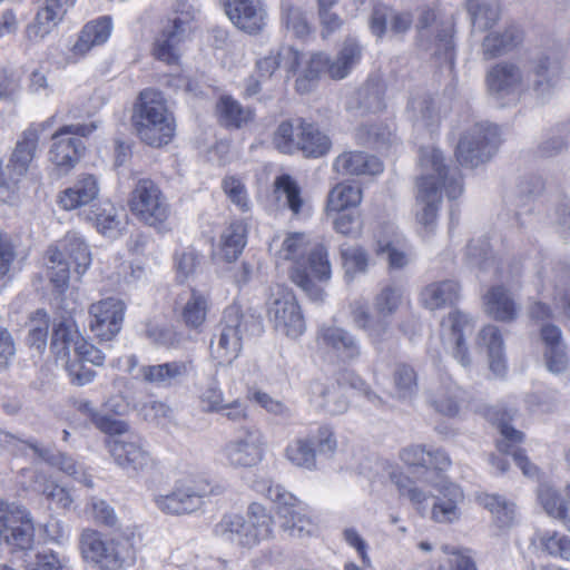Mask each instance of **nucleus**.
Instances as JSON below:
<instances>
[{
	"label": "nucleus",
	"mask_w": 570,
	"mask_h": 570,
	"mask_svg": "<svg viewBox=\"0 0 570 570\" xmlns=\"http://www.w3.org/2000/svg\"><path fill=\"white\" fill-rule=\"evenodd\" d=\"M563 52L556 47L538 51L527 68L517 61L503 60L491 66L485 73V89L500 105L531 91L541 102L548 101L563 73Z\"/></svg>",
	"instance_id": "1"
},
{
	"label": "nucleus",
	"mask_w": 570,
	"mask_h": 570,
	"mask_svg": "<svg viewBox=\"0 0 570 570\" xmlns=\"http://www.w3.org/2000/svg\"><path fill=\"white\" fill-rule=\"evenodd\" d=\"M420 176L416 180L415 208L419 224L432 230L442 202L441 189L449 199L463 191L462 176L456 167H448L440 149L422 147L419 156Z\"/></svg>",
	"instance_id": "2"
},
{
	"label": "nucleus",
	"mask_w": 570,
	"mask_h": 570,
	"mask_svg": "<svg viewBox=\"0 0 570 570\" xmlns=\"http://www.w3.org/2000/svg\"><path fill=\"white\" fill-rule=\"evenodd\" d=\"M281 259L293 261L289 277L314 302H322L324 289L315 282L328 281L331 264L328 254L322 244L311 245L305 233H291L277 252Z\"/></svg>",
	"instance_id": "3"
},
{
	"label": "nucleus",
	"mask_w": 570,
	"mask_h": 570,
	"mask_svg": "<svg viewBox=\"0 0 570 570\" xmlns=\"http://www.w3.org/2000/svg\"><path fill=\"white\" fill-rule=\"evenodd\" d=\"M131 121L139 139L148 146L163 147L175 136V117L158 90L147 88L140 91L134 105Z\"/></svg>",
	"instance_id": "4"
},
{
	"label": "nucleus",
	"mask_w": 570,
	"mask_h": 570,
	"mask_svg": "<svg viewBox=\"0 0 570 570\" xmlns=\"http://www.w3.org/2000/svg\"><path fill=\"white\" fill-rule=\"evenodd\" d=\"M263 324L258 316L243 313L237 305L225 308L219 333L210 341L212 356L219 364H230L243 348V340L248 335H258Z\"/></svg>",
	"instance_id": "5"
},
{
	"label": "nucleus",
	"mask_w": 570,
	"mask_h": 570,
	"mask_svg": "<svg viewBox=\"0 0 570 570\" xmlns=\"http://www.w3.org/2000/svg\"><path fill=\"white\" fill-rule=\"evenodd\" d=\"M91 264V254L85 239L76 233H68L57 246L47 250L48 277L58 293L69 285L70 267L80 278Z\"/></svg>",
	"instance_id": "6"
},
{
	"label": "nucleus",
	"mask_w": 570,
	"mask_h": 570,
	"mask_svg": "<svg viewBox=\"0 0 570 570\" xmlns=\"http://www.w3.org/2000/svg\"><path fill=\"white\" fill-rule=\"evenodd\" d=\"M453 32L452 22L439 18L434 9L426 7L421 10L416 23V46L440 63L453 65Z\"/></svg>",
	"instance_id": "7"
},
{
	"label": "nucleus",
	"mask_w": 570,
	"mask_h": 570,
	"mask_svg": "<svg viewBox=\"0 0 570 570\" xmlns=\"http://www.w3.org/2000/svg\"><path fill=\"white\" fill-rule=\"evenodd\" d=\"M500 145V134L497 125L476 122L461 136L455 157L463 167L475 168L487 161L497 153Z\"/></svg>",
	"instance_id": "8"
},
{
	"label": "nucleus",
	"mask_w": 570,
	"mask_h": 570,
	"mask_svg": "<svg viewBox=\"0 0 570 570\" xmlns=\"http://www.w3.org/2000/svg\"><path fill=\"white\" fill-rule=\"evenodd\" d=\"M39 142V134L30 127L23 131L21 139L3 167L0 160V200L11 203L17 195L18 184L26 176Z\"/></svg>",
	"instance_id": "9"
},
{
	"label": "nucleus",
	"mask_w": 570,
	"mask_h": 570,
	"mask_svg": "<svg viewBox=\"0 0 570 570\" xmlns=\"http://www.w3.org/2000/svg\"><path fill=\"white\" fill-rule=\"evenodd\" d=\"M33 525L27 510L16 503L0 500V546L9 551H24L33 544Z\"/></svg>",
	"instance_id": "10"
},
{
	"label": "nucleus",
	"mask_w": 570,
	"mask_h": 570,
	"mask_svg": "<svg viewBox=\"0 0 570 570\" xmlns=\"http://www.w3.org/2000/svg\"><path fill=\"white\" fill-rule=\"evenodd\" d=\"M96 129L94 124H72L58 129L51 137L50 161L62 171H69L79 161L85 145L81 140Z\"/></svg>",
	"instance_id": "11"
},
{
	"label": "nucleus",
	"mask_w": 570,
	"mask_h": 570,
	"mask_svg": "<svg viewBox=\"0 0 570 570\" xmlns=\"http://www.w3.org/2000/svg\"><path fill=\"white\" fill-rule=\"evenodd\" d=\"M131 213L149 226H159L169 217L170 209L159 187L151 179H140L131 191Z\"/></svg>",
	"instance_id": "12"
},
{
	"label": "nucleus",
	"mask_w": 570,
	"mask_h": 570,
	"mask_svg": "<svg viewBox=\"0 0 570 570\" xmlns=\"http://www.w3.org/2000/svg\"><path fill=\"white\" fill-rule=\"evenodd\" d=\"M265 436L254 424L243 426L239 435L225 444L223 453L227 462L236 468H252L264 456Z\"/></svg>",
	"instance_id": "13"
},
{
	"label": "nucleus",
	"mask_w": 570,
	"mask_h": 570,
	"mask_svg": "<svg viewBox=\"0 0 570 570\" xmlns=\"http://www.w3.org/2000/svg\"><path fill=\"white\" fill-rule=\"evenodd\" d=\"M267 497L277 505V515L281 519V528L293 538L309 535L313 531V523L297 505V499L287 492L279 484L271 485L267 489Z\"/></svg>",
	"instance_id": "14"
},
{
	"label": "nucleus",
	"mask_w": 570,
	"mask_h": 570,
	"mask_svg": "<svg viewBox=\"0 0 570 570\" xmlns=\"http://www.w3.org/2000/svg\"><path fill=\"white\" fill-rule=\"evenodd\" d=\"M202 490L196 476L184 478L175 482L168 494L155 497L154 502L166 514H189L203 508Z\"/></svg>",
	"instance_id": "15"
},
{
	"label": "nucleus",
	"mask_w": 570,
	"mask_h": 570,
	"mask_svg": "<svg viewBox=\"0 0 570 570\" xmlns=\"http://www.w3.org/2000/svg\"><path fill=\"white\" fill-rule=\"evenodd\" d=\"M107 448L114 462L129 476L138 475L151 463V456L145 449L141 438L136 434L109 439Z\"/></svg>",
	"instance_id": "16"
},
{
	"label": "nucleus",
	"mask_w": 570,
	"mask_h": 570,
	"mask_svg": "<svg viewBox=\"0 0 570 570\" xmlns=\"http://www.w3.org/2000/svg\"><path fill=\"white\" fill-rule=\"evenodd\" d=\"M268 306V317L277 331L289 337H297L305 331L304 317L292 291L277 287Z\"/></svg>",
	"instance_id": "17"
},
{
	"label": "nucleus",
	"mask_w": 570,
	"mask_h": 570,
	"mask_svg": "<svg viewBox=\"0 0 570 570\" xmlns=\"http://www.w3.org/2000/svg\"><path fill=\"white\" fill-rule=\"evenodd\" d=\"M514 411L500 410L492 407L488 411L487 416L489 420L498 422L502 439L498 441L497 448L501 453L511 454L515 464L522 470L527 476H533L537 473V468L530 463L524 451L517 448V444L523 440V433L513 429L508 424L512 420Z\"/></svg>",
	"instance_id": "18"
},
{
	"label": "nucleus",
	"mask_w": 570,
	"mask_h": 570,
	"mask_svg": "<svg viewBox=\"0 0 570 570\" xmlns=\"http://www.w3.org/2000/svg\"><path fill=\"white\" fill-rule=\"evenodd\" d=\"M90 330L100 341L112 340L121 330L125 304L115 297H108L92 304L89 308Z\"/></svg>",
	"instance_id": "19"
},
{
	"label": "nucleus",
	"mask_w": 570,
	"mask_h": 570,
	"mask_svg": "<svg viewBox=\"0 0 570 570\" xmlns=\"http://www.w3.org/2000/svg\"><path fill=\"white\" fill-rule=\"evenodd\" d=\"M224 9L234 26L248 35H257L266 26L263 0H224Z\"/></svg>",
	"instance_id": "20"
},
{
	"label": "nucleus",
	"mask_w": 570,
	"mask_h": 570,
	"mask_svg": "<svg viewBox=\"0 0 570 570\" xmlns=\"http://www.w3.org/2000/svg\"><path fill=\"white\" fill-rule=\"evenodd\" d=\"M194 370V361L187 358L145 365L139 368V374L145 382L168 389L181 384Z\"/></svg>",
	"instance_id": "21"
},
{
	"label": "nucleus",
	"mask_w": 570,
	"mask_h": 570,
	"mask_svg": "<svg viewBox=\"0 0 570 570\" xmlns=\"http://www.w3.org/2000/svg\"><path fill=\"white\" fill-rule=\"evenodd\" d=\"M188 30V22L180 17L168 21L155 40V58L168 65L176 63L179 59V46L186 39Z\"/></svg>",
	"instance_id": "22"
},
{
	"label": "nucleus",
	"mask_w": 570,
	"mask_h": 570,
	"mask_svg": "<svg viewBox=\"0 0 570 570\" xmlns=\"http://www.w3.org/2000/svg\"><path fill=\"white\" fill-rule=\"evenodd\" d=\"M317 342L332 350L343 362L354 361L361 355L360 342L352 333L340 326H321L317 332Z\"/></svg>",
	"instance_id": "23"
},
{
	"label": "nucleus",
	"mask_w": 570,
	"mask_h": 570,
	"mask_svg": "<svg viewBox=\"0 0 570 570\" xmlns=\"http://www.w3.org/2000/svg\"><path fill=\"white\" fill-rule=\"evenodd\" d=\"M313 404L330 415L343 414L350 402L346 389L340 381H315L311 384Z\"/></svg>",
	"instance_id": "24"
},
{
	"label": "nucleus",
	"mask_w": 570,
	"mask_h": 570,
	"mask_svg": "<svg viewBox=\"0 0 570 570\" xmlns=\"http://www.w3.org/2000/svg\"><path fill=\"white\" fill-rule=\"evenodd\" d=\"M46 6L37 12L35 21L27 27L26 33L29 40H40L63 18L67 8L75 0H45Z\"/></svg>",
	"instance_id": "25"
},
{
	"label": "nucleus",
	"mask_w": 570,
	"mask_h": 570,
	"mask_svg": "<svg viewBox=\"0 0 570 570\" xmlns=\"http://www.w3.org/2000/svg\"><path fill=\"white\" fill-rule=\"evenodd\" d=\"M215 112L220 126L229 130L242 129L255 119V110L243 106L229 95H223L216 102Z\"/></svg>",
	"instance_id": "26"
},
{
	"label": "nucleus",
	"mask_w": 570,
	"mask_h": 570,
	"mask_svg": "<svg viewBox=\"0 0 570 570\" xmlns=\"http://www.w3.org/2000/svg\"><path fill=\"white\" fill-rule=\"evenodd\" d=\"M444 331H449V342L454 344L453 356L458 362L468 367L471 364L468 346L464 341L466 333H471L472 325L469 317L459 312H451L442 322Z\"/></svg>",
	"instance_id": "27"
},
{
	"label": "nucleus",
	"mask_w": 570,
	"mask_h": 570,
	"mask_svg": "<svg viewBox=\"0 0 570 570\" xmlns=\"http://www.w3.org/2000/svg\"><path fill=\"white\" fill-rule=\"evenodd\" d=\"M99 195L98 180L94 175H81L72 186L59 195V204L66 210H72L91 204Z\"/></svg>",
	"instance_id": "28"
},
{
	"label": "nucleus",
	"mask_w": 570,
	"mask_h": 570,
	"mask_svg": "<svg viewBox=\"0 0 570 570\" xmlns=\"http://www.w3.org/2000/svg\"><path fill=\"white\" fill-rule=\"evenodd\" d=\"M460 292L459 283L453 279L432 282L422 288L420 302L430 311L450 307L459 301Z\"/></svg>",
	"instance_id": "29"
},
{
	"label": "nucleus",
	"mask_w": 570,
	"mask_h": 570,
	"mask_svg": "<svg viewBox=\"0 0 570 570\" xmlns=\"http://www.w3.org/2000/svg\"><path fill=\"white\" fill-rule=\"evenodd\" d=\"M333 169L343 175H377L383 171L381 160L363 151H345L338 155Z\"/></svg>",
	"instance_id": "30"
},
{
	"label": "nucleus",
	"mask_w": 570,
	"mask_h": 570,
	"mask_svg": "<svg viewBox=\"0 0 570 570\" xmlns=\"http://www.w3.org/2000/svg\"><path fill=\"white\" fill-rule=\"evenodd\" d=\"M83 337L80 335L76 322L71 317H61L53 322L51 344L50 347L58 358L67 361L70 357V352L78 343L82 342Z\"/></svg>",
	"instance_id": "31"
},
{
	"label": "nucleus",
	"mask_w": 570,
	"mask_h": 570,
	"mask_svg": "<svg viewBox=\"0 0 570 570\" xmlns=\"http://www.w3.org/2000/svg\"><path fill=\"white\" fill-rule=\"evenodd\" d=\"M522 41L521 31L515 26L488 32L481 43L483 59L491 60L515 49Z\"/></svg>",
	"instance_id": "32"
},
{
	"label": "nucleus",
	"mask_w": 570,
	"mask_h": 570,
	"mask_svg": "<svg viewBox=\"0 0 570 570\" xmlns=\"http://www.w3.org/2000/svg\"><path fill=\"white\" fill-rule=\"evenodd\" d=\"M301 61L297 70L295 81V88L299 94L309 92L317 83L322 72L325 70L328 72V66L331 60L327 55L323 52H315L308 56L299 52Z\"/></svg>",
	"instance_id": "33"
},
{
	"label": "nucleus",
	"mask_w": 570,
	"mask_h": 570,
	"mask_svg": "<svg viewBox=\"0 0 570 570\" xmlns=\"http://www.w3.org/2000/svg\"><path fill=\"white\" fill-rule=\"evenodd\" d=\"M298 50L291 46H279L272 49L267 56L256 61V70L262 79L271 78L274 72L283 67L288 72H295L299 66Z\"/></svg>",
	"instance_id": "34"
},
{
	"label": "nucleus",
	"mask_w": 570,
	"mask_h": 570,
	"mask_svg": "<svg viewBox=\"0 0 570 570\" xmlns=\"http://www.w3.org/2000/svg\"><path fill=\"white\" fill-rule=\"evenodd\" d=\"M432 488L441 494L433 503L432 519L440 523H451L458 520L460 518L458 505L464 498L461 488L454 483Z\"/></svg>",
	"instance_id": "35"
},
{
	"label": "nucleus",
	"mask_w": 570,
	"mask_h": 570,
	"mask_svg": "<svg viewBox=\"0 0 570 570\" xmlns=\"http://www.w3.org/2000/svg\"><path fill=\"white\" fill-rule=\"evenodd\" d=\"M541 338L546 346L544 358L548 370L553 373L563 372L568 365V356L561 330L556 325L544 324L541 327Z\"/></svg>",
	"instance_id": "36"
},
{
	"label": "nucleus",
	"mask_w": 570,
	"mask_h": 570,
	"mask_svg": "<svg viewBox=\"0 0 570 570\" xmlns=\"http://www.w3.org/2000/svg\"><path fill=\"white\" fill-rule=\"evenodd\" d=\"M385 88L379 80H367L348 101V109L357 110L360 116L376 114L385 108Z\"/></svg>",
	"instance_id": "37"
},
{
	"label": "nucleus",
	"mask_w": 570,
	"mask_h": 570,
	"mask_svg": "<svg viewBox=\"0 0 570 570\" xmlns=\"http://www.w3.org/2000/svg\"><path fill=\"white\" fill-rule=\"evenodd\" d=\"M476 344L487 350L490 370L495 375H503L505 371L504 345L499 328L494 325L484 326L479 333Z\"/></svg>",
	"instance_id": "38"
},
{
	"label": "nucleus",
	"mask_w": 570,
	"mask_h": 570,
	"mask_svg": "<svg viewBox=\"0 0 570 570\" xmlns=\"http://www.w3.org/2000/svg\"><path fill=\"white\" fill-rule=\"evenodd\" d=\"M246 517L239 514H226L216 524L215 533L222 540L237 544L239 547L252 548L255 542H249L246 538L252 534Z\"/></svg>",
	"instance_id": "39"
},
{
	"label": "nucleus",
	"mask_w": 570,
	"mask_h": 570,
	"mask_svg": "<svg viewBox=\"0 0 570 570\" xmlns=\"http://www.w3.org/2000/svg\"><path fill=\"white\" fill-rule=\"evenodd\" d=\"M485 312L497 321L510 322L517 317L518 306L503 286H493L484 296Z\"/></svg>",
	"instance_id": "40"
},
{
	"label": "nucleus",
	"mask_w": 570,
	"mask_h": 570,
	"mask_svg": "<svg viewBox=\"0 0 570 570\" xmlns=\"http://www.w3.org/2000/svg\"><path fill=\"white\" fill-rule=\"evenodd\" d=\"M362 58V46L353 37H346L335 60H331L328 75L333 79H344Z\"/></svg>",
	"instance_id": "41"
},
{
	"label": "nucleus",
	"mask_w": 570,
	"mask_h": 570,
	"mask_svg": "<svg viewBox=\"0 0 570 570\" xmlns=\"http://www.w3.org/2000/svg\"><path fill=\"white\" fill-rule=\"evenodd\" d=\"M465 8L474 30L487 31L495 26L501 16L499 0H466Z\"/></svg>",
	"instance_id": "42"
},
{
	"label": "nucleus",
	"mask_w": 570,
	"mask_h": 570,
	"mask_svg": "<svg viewBox=\"0 0 570 570\" xmlns=\"http://www.w3.org/2000/svg\"><path fill=\"white\" fill-rule=\"evenodd\" d=\"M106 540L102 539L101 533L95 530H85L81 533L80 537V550L82 553V557L86 560H89L99 568H114L116 564H118V560H120V557L115 553L112 557L105 556L104 554V543ZM124 553V551L118 552V554Z\"/></svg>",
	"instance_id": "43"
},
{
	"label": "nucleus",
	"mask_w": 570,
	"mask_h": 570,
	"mask_svg": "<svg viewBox=\"0 0 570 570\" xmlns=\"http://www.w3.org/2000/svg\"><path fill=\"white\" fill-rule=\"evenodd\" d=\"M464 401V392L453 382L441 384L431 395V404L442 415L456 416Z\"/></svg>",
	"instance_id": "44"
},
{
	"label": "nucleus",
	"mask_w": 570,
	"mask_h": 570,
	"mask_svg": "<svg viewBox=\"0 0 570 570\" xmlns=\"http://www.w3.org/2000/svg\"><path fill=\"white\" fill-rule=\"evenodd\" d=\"M86 219L91 222L97 230L110 238L119 235L121 220L118 209L109 202L92 206L86 214Z\"/></svg>",
	"instance_id": "45"
},
{
	"label": "nucleus",
	"mask_w": 570,
	"mask_h": 570,
	"mask_svg": "<svg viewBox=\"0 0 570 570\" xmlns=\"http://www.w3.org/2000/svg\"><path fill=\"white\" fill-rule=\"evenodd\" d=\"M110 31L111 20L108 17L88 22L81 30L79 39L73 46V52L85 55L94 46L102 45L109 38Z\"/></svg>",
	"instance_id": "46"
},
{
	"label": "nucleus",
	"mask_w": 570,
	"mask_h": 570,
	"mask_svg": "<svg viewBox=\"0 0 570 570\" xmlns=\"http://www.w3.org/2000/svg\"><path fill=\"white\" fill-rule=\"evenodd\" d=\"M298 134H301L298 151H302L305 157L318 158L328 153L331 140L314 124L302 122Z\"/></svg>",
	"instance_id": "47"
},
{
	"label": "nucleus",
	"mask_w": 570,
	"mask_h": 570,
	"mask_svg": "<svg viewBox=\"0 0 570 570\" xmlns=\"http://www.w3.org/2000/svg\"><path fill=\"white\" fill-rule=\"evenodd\" d=\"M246 519L248 527L252 529L246 540L258 544L263 540H267L273 535L274 520L269 511L259 503H252L247 508Z\"/></svg>",
	"instance_id": "48"
},
{
	"label": "nucleus",
	"mask_w": 570,
	"mask_h": 570,
	"mask_svg": "<svg viewBox=\"0 0 570 570\" xmlns=\"http://www.w3.org/2000/svg\"><path fill=\"white\" fill-rule=\"evenodd\" d=\"M208 297L193 288L180 311V320L186 327L199 330L206 321L208 312Z\"/></svg>",
	"instance_id": "49"
},
{
	"label": "nucleus",
	"mask_w": 570,
	"mask_h": 570,
	"mask_svg": "<svg viewBox=\"0 0 570 570\" xmlns=\"http://www.w3.org/2000/svg\"><path fill=\"white\" fill-rule=\"evenodd\" d=\"M362 202V190L358 186L338 183L328 193L326 213L344 212L351 207H357Z\"/></svg>",
	"instance_id": "50"
},
{
	"label": "nucleus",
	"mask_w": 570,
	"mask_h": 570,
	"mask_svg": "<svg viewBox=\"0 0 570 570\" xmlns=\"http://www.w3.org/2000/svg\"><path fill=\"white\" fill-rule=\"evenodd\" d=\"M302 118L296 120H283L273 132L272 144L276 150L285 155H293L298 151V138H301Z\"/></svg>",
	"instance_id": "51"
},
{
	"label": "nucleus",
	"mask_w": 570,
	"mask_h": 570,
	"mask_svg": "<svg viewBox=\"0 0 570 570\" xmlns=\"http://www.w3.org/2000/svg\"><path fill=\"white\" fill-rule=\"evenodd\" d=\"M340 255L347 279L351 281L355 276L367 272L370 255L362 246L344 243L340 246Z\"/></svg>",
	"instance_id": "52"
},
{
	"label": "nucleus",
	"mask_w": 570,
	"mask_h": 570,
	"mask_svg": "<svg viewBox=\"0 0 570 570\" xmlns=\"http://www.w3.org/2000/svg\"><path fill=\"white\" fill-rule=\"evenodd\" d=\"M275 186L277 191L284 195V204L294 217L309 215V207L301 195V188L289 175L279 176L275 181Z\"/></svg>",
	"instance_id": "53"
},
{
	"label": "nucleus",
	"mask_w": 570,
	"mask_h": 570,
	"mask_svg": "<svg viewBox=\"0 0 570 570\" xmlns=\"http://www.w3.org/2000/svg\"><path fill=\"white\" fill-rule=\"evenodd\" d=\"M428 453L426 470L423 471V475L420 476L419 480L430 487L452 484L443 474V471L451 465L448 453L441 449L429 450Z\"/></svg>",
	"instance_id": "54"
},
{
	"label": "nucleus",
	"mask_w": 570,
	"mask_h": 570,
	"mask_svg": "<svg viewBox=\"0 0 570 570\" xmlns=\"http://www.w3.org/2000/svg\"><path fill=\"white\" fill-rule=\"evenodd\" d=\"M481 502L488 509L501 529L511 528L517 520L515 504L498 494H485Z\"/></svg>",
	"instance_id": "55"
},
{
	"label": "nucleus",
	"mask_w": 570,
	"mask_h": 570,
	"mask_svg": "<svg viewBox=\"0 0 570 570\" xmlns=\"http://www.w3.org/2000/svg\"><path fill=\"white\" fill-rule=\"evenodd\" d=\"M222 254L227 262H233L242 254L246 245V225L234 222L226 227L220 237Z\"/></svg>",
	"instance_id": "56"
},
{
	"label": "nucleus",
	"mask_w": 570,
	"mask_h": 570,
	"mask_svg": "<svg viewBox=\"0 0 570 570\" xmlns=\"http://www.w3.org/2000/svg\"><path fill=\"white\" fill-rule=\"evenodd\" d=\"M285 455L292 464L298 468L313 470L316 466L314 442L309 438L296 439L291 442L285 450Z\"/></svg>",
	"instance_id": "57"
},
{
	"label": "nucleus",
	"mask_w": 570,
	"mask_h": 570,
	"mask_svg": "<svg viewBox=\"0 0 570 570\" xmlns=\"http://www.w3.org/2000/svg\"><path fill=\"white\" fill-rule=\"evenodd\" d=\"M406 114L413 122L429 126L435 117L432 97L426 92L412 95L407 102Z\"/></svg>",
	"instance_id": "58"
},
{
	"label": "nucleus",
	"mask_w": 570,
	"mask_h": 570,
	"mask_svg": "<svg viewBox=\"0 0 570 570\" xmlns=\"http://www.w3.org/2000/svg\"><path fill=\"white\" fill-rule=\"evenodd\" d=\"M394 483L401 497L406 498L414 509L424 515L428 511V500L433 495L420 488L414 481L406 476H395Z\"/></svg>",
	"instance_id": "59"
},
{
	"label": "nucleus",
	"mask_w": 570,
	"mask_h": 570,
	"mask_svg": "<svg viewBox=\"0 0 570 570\" xmlns=\"http://www.w3.org/2000/svg\"><path fill=\"white\" fill-rule=\"evenodd\" d=\"M393 382L399 399H410L417 392V374L409 364H396Z\"/></svg>",
	"instance_id": "60"
},
{
	"label": "nucleus",
	"mask_w": 570,
	"mask_h": 570,
	"mask_svg": "<svg viewBox=\"0 0 570 570\" xmlns=\"http://www.w3.org/2000/svg\"><path fill=\"white\" fill-rule=\"evenodd\" d=\"M282 8V18L286 30L298 39H305L312 30L305 12L291 3H284Z\"/></svg>",
	"instance_id": "61"
},
{
	"label": "nucleus",
	"mask_w": 570,
	"mask_h": 570,
	"mask_svg": "<svg viewBox=\"0 0 570 570\" xmlns=\"http://www.w3.org/2000/svg\"><path fill=\"white\" fill-rule=\"evenodd\" d=\"M338 0H317V16L321 24V36L328 38L343 27V19L333 11Z\"/></svg>",
	"instance_id": "62"
},
{
	"label": "nucleus",
	"mask_w": 570,
	"mask_h": 570,
	"mask_svg": "<svg viewBox=\"0 0 570 570\" xmlns=\"http://www.w3.org/2000/svg\"><path fill=\"white\" fill-rule=\"evenodd\" d=\"M538 538L542 550L549 556L570 561V537L557 531H543Z\"/></svg>",
	"instance_id": "63"
},
{
	"label": "nucleus",
	"mask_w": 570,
	"mask_h": 570,
	"mask_svg": "<svg viewBox=\"0 0 570 570\" xmlns=\"http://www.w3.org/2000/svg\"><path fill=\"white\" fill-rule=\"evenodd\" d=\"M403 299L401 287L395 285L384 286L374 299V308L383 318L393 315Z\"/></svg>",
	"instance_id": "64"
}]
</instances>
